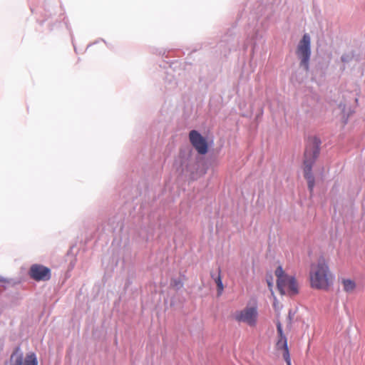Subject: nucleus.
<instances>
[{"instance_id":"obj_13","label":"nucleus","mask_w":365,"mask_h":365,"mask_svg":"<svg viewBox=\"0 0 365 365\" xmlns=\"http://www.w3.org/2000/svg\"><path fill=\"white\" fill-rule=\"evenodd\" d=\"M277 333H278L279 336H283L284 335L283 330H282V324H281V323L279 322H277Z\"/></svg>"},{"instance_id":"obj_11","label":"nucleus","mask_w":365,"mask_h":365,"mask_svg":"<svg viewBox=\"0 0 365 365\" xmlns=\"http://www.w3.org/2000/svg\"><path fill=\"white\" fill-rule=\"evenodd\" d=\"M214 279L217 287V295L220 296L224 290V285L222 281L220 269H219L218 271V275L215 278H214Z\"/></svg>"},{"instance_id":"obj_4","label":"nucleus","mask_w":365,"mask_h":365,"mask_svg":"<svg viewBox=\"0 0 365 365\" xmlns=\"http://www.w3.org/2000/svg\"><path fill=\"white\" fill-rule=\"evenodd\" d=\"M311 39L308 34H304L298 43L296 54L300 61L299 66L306 71L309 68V60L311 56Z\"/></svg>"},{"instance_id":"obj_17","label":"nucleus","mask_w":365,"mask_h":365,"mask_svg":"<svg viewBox=\"0 0 365 365\" xmlns=\"http://www.w3.org/2000/svg\"><path fill=\"white\" fill-rule=\"evenodd\" d=\"M3 282V279L0 278V282Z\"/></svg>"},{"instance_id":"obj_6","label":"nucleus","mask_w":365,"mask_h":365,"mask_svg":"<svg viewBox=\"0 0 365 365\" xmlns=\"http://www.w3.org/2000/svg\"><path fill=\"white\" fill-rule=\"evenodd\" d=\"M189 138L192 145L200 155H205L208 151V145L206 139L197 131L193 130L189 133Z\"/></svg>"},{"instance_id":"obj_12","label":"nucleus","mask_w":365,"mask_h":365,"mask_svg":"<svg viewBox=\"0 0 365 365\" xmlns=\"http://www.w3.org/2000/svg\"><path fill=\"white\" fill-rule=\"evenodd\" d=\"M283 358L285 360V361L287 362V365H292L289 352L283 353Z\"/></svg>"},{"instance_id":"obj_1","label":"nucleus","mask_w":365,"mask_h":365,"mask_svg":"<svg viewBox=\"0 0 365 365\" xmlns=\"http://www.w3.org/2000/svg\"><path fill=\"white\" fill-rule=\"evenodd\" d=\"M309 279L311 287L314 289L327 290L329 288L332 274L324 259L321 258L311 265Z\"/></svg>"},{"instance_id":"obj_8","label":"nucleus","mask_w":365,"mask_h":365,"mask_svg":"<svg viewBox=\"0 0 365 365\" xmlns=\"http://www.w3.org/2000/svg\"><path fill=\"white\" fill-rule=\"evenodd\" d=\"M11 360L12 364L11 365H38V361L34 354H27L24 364L23 361L22 355H18L16 353H14L11 356Z\"/></svg>"},{"instance_id":"obj_2","label":"nucleus","mask_w":365,"mask_h":365,"mask_svg":"<svg viewBox=\"0 0 365 365\" xmlns=\"http://www.w3.org/2000/svg\"><path fill=\"white\" fill-rule=\"evenodd\" d=\"M319 154V145L315 143L307 146L304 152V176L307 181L308 188L312 192L315 185L314 178L312 173V165Z\"/></svg>"},{"instance_id":"obj_10","label":"nucleus","mask_w":365,"mask_h":365,"mask_svg":"<svg viewBox=\"0 0 365 365\" xmlns=\"http://www.w3.org/2000/svg\"><path fill=\"white\" fill-rule=\"evenodd\" d=\"M279 339L277 342V349L278 350L282 349L283 350V353L289 352V349L287 346V340L284 335L283 336H279Z\"/></svg>"},{"instance_id":"obj_14","label":"nucleus","mask_w":365,"mask_h":365,"mask_svg":"<svg viewBox=\"0 0 365 365\" xmlns=\"http://www.w3.org/2000/svg\"><path fill=\"white\" fill-rule=\"evenodd\" d=\"M272 279L271 278V279H267V284H268V287L269 288V290L271 292H272V288H273V283L272 282Z\"/></svg>"},{"instance_id":"obj_15","label":"nucleus","mask_w":365,"mask_h":365,"mask_svg":"<svg viewBox=\"0 0 365 365\" xmlns=\"http://www.w3.org/2000/svg\"><path fill=\"white\" fill-rule=\"evenodd\" d=\"M348 60H349V56H341V61L343 62H346V61H348Z\"/></svg>"},{"instance_id":"obj_9","label":"nucleus","mask_w":365,"mask_h":365,"mask_svg":"<svg viewBox=\"0 0 365 365\" xmlns=\"http://www.w3.org/2000/svg\"><path fill=\"white\" fill-rule=\"evenodd\" d=\"M341 284L344 292L351 293L355 289L356 284V282L351 279H342Z\"/></svg>"},{"instance_id":"obj_16","label":"nucleus","mask_w":365,"mask_h":365,"mask_svg":"<svg viewBox=\"0 0 365 365\" xmlns=\"http://www.w3.org/2000/svg\"><path fill=\"white\" fill-rule=\"evenodd\" d=\"M274 309H275L276 310H277V309H279V303H278V302H274Z\"/></svg>"},{"instance_id":"obj_3","label":"nucleus","mask_w":365,"mask_h":365,"mask_svg":"<svg viewBox=\"0 0 365 365\" xmlns=\"http://www.w3.org/2000/svg\"><path fill=\"white\" fill-rule=\"evenodd\" d=\"M277 277V286L281 294L293 295L298 293V284L295 278L287 274L281 266L275 270Z\"/></svg>"},{"instance_id":"obj_7","label":"nucleus","mask_w":365,"mask_h":365,"mask_svg":"<svg viewBox=\"0 0 365 365\" xmlns=\"http://www.w3.org/2000/svg\"><path fill=\"white\" fill-rule=\"evenodd\" d=\"M29 276L37 282L47 281L51 278V270L43 265L34 264L30 267Z\"/></svg>"},{"instance_id":"obj_5","label":"nucleus","mask_w":365,"mask_h":365,"mask_svg":"<svg viewBox=\"0 0 365 365\" xmlns=\"http://www.w3.org/2000/svg\"><path fill=\"white\" fill-rule=\"evenodd\" d=\"M233 319L239 322L255 327L258 321V310L256 306L246 307L244 309L237 311L233 314Z\"/></svg>"}]
</instances>
